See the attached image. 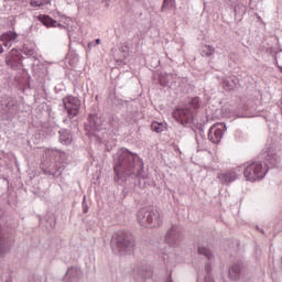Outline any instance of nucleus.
Segmentation results:
<instances>
[{
	"mask_svg": "<svg viewBox=\"0 0 282 282\" xmlns=\"http://www.w3.org/2000/svg\"><path fill=\"white\" fill-rule=\"evenodd\" d=\"M268 173V165L262 162L250 163L243 172L247 182H257L263 180Z\"/></svg>",
	"mask_w": 282,
	"mask_h": 282,
	"instance_id": "1",
	"label": "nucleus"
},
{
	"mask_svg": "<svg viewBox=\"0 0 282 282\" xmlns=\"http://www.w3.org/2000/svg\"><path fill=\"white\" fill-rule=\"evenodd\" d=\"M131 166H133V154L127 150H123L118 163L115 165V173L118 180L120 178V173H122V171H129Z\"/></svg>",
	"mask_w": 282,
	"mask_h": 282,
	"instance_id": "2",
	"label": "nucleus"
},
{
	"mask_svg": "<svg viewBox=\"0 0 282 282\" xmlns=\"http://www.w3.org/2000/svg\"><path fill=\"white\" fill-rule=\"evenodd\" d=\"M194 113L188 106H185L184 108L174 109L172 116L181 124H193Z\"/></svg>",
	"mask_w": 282,
	"mask_h": 282,
	"instance_id": "3",
	"label": "nucleus"
},
{
	"mask_svg": "<svg viewBox=\"0 0 282 282\" xmlns=\"http://www.w3.org/2000/svg\"><path fill=\"white\" fill-rule=\"evenodd\" d=\"M63 105L67 111L68 118H76L80 111V100L74 96L64 97Z\"/></svg>",
	"mask_w": 282,
	"mask_h": 282,
	"instance_id": "4",
	"label": "nucleus"
},
{
	"mask_svg": "<svg viewBox=\"0 0 282 282\" xmlns=\"http://www.w3.org/2000/svg\"><path fill=\"white\" fill-rule=\"evenodd\" d=\"M159 217L160 215L158 213L151 212L147 208L140 209L137 214V219L141 226H150V224H153V219L156 224H160Z\"/></svg>",
	"mask_w": 282,
	"mask_h": 282,
	"instance_id": "5",
	"label": "nucleus"
},
{
	"mask_svg": "<svg viewBox=\"0 0 282 282\" xmlns=\"http://www.w3.org/2000/svg\"><path fill=\"white\" fill-rule=\"evenodd\" d=\"M226 131V124L224 123H215L208 132V140L214 144H219L221 139L224 138V133Z\"/></svg>",
	"mask_w": 282,
	"mask_h": 282,
	"instance_id": "6",
	"label": "nucleus"
},
{
	"mask_svg": "<svg viewBox=\"0 0 282 282\" xmlns=\"http://www.w3.org/2000/svg\"><path fill=\"white\" fill-rule=\"evenodd\" d=\"M6 64L11 67V69H21V67H23L21 53L18 50L12 48L6 57Z\"/></svg>",
	"mask_w": 282,
	"mask_h": 282,
	"instance_id": "7",
	"label": "nucleus"
},
{
	"mask_svg": "<svg viewBox=\"0 0 282 282\" xmlns=\"http://www.w3.org/2000/svg\"><path fill=\"white\" fill-rule=\"evenodd\" d=\"M218 180H220L223 184H230V182H235V180H237V173L232 171L227 173H220L218 174Z\"/></svg>",
	"mask_w": 282,
	"mask_h": 282,
	"instance_id": "8",
	"label": "nucleus"
},
{
	"mask_svg": "<svg viewBox=\"0 0 282 282\" xmlns=\"http://www.w3.org/2000/svg\"><path fill=\"white\" fill-rule=\"evenodd\" d=\"M17 36L15 32H7L0 36V41H3L4 47H8L12 41H17Z\"/></svg>",
	"mask_w": 282,
	"mask_h": 282,
	"instance_id": "9",
	"label": "nucleus"
},
{
	"mask_svg": "<svg viewBox=\"0 0 282 282\" xmlns=\"http://www.w3.org/2000/svg\"><path fill=\"white\" fill-rule=\"evenodd\" d=\"M37 19L46 28H56V20L50 18V15H39Z\"/></svg>",
	"mask_w": 282,
	"mask_h": 282,
	"instance_id": "10",
	"label": "nucleus"
},
{
	"mask_svg": "<svg viewBox=\"0 0 282 282\" xmlns=\"http://www.w3.org/2000/svg\"><path fill=\"white\" fill-rule=\"evenodd\" d=\"M241 272V265L239 264H234L230 269H229V276L230 279H232L234 281L236 279H239V273Z\"/></svg>",
	"mask_w": 282,
	"mask_h": 282,
	"instance_id": "11",
	"label": "nucleus"
},
{
	"mask_svg": "<svg viewBox=\"0 0 282 282\" xmlns=\"http://www.w3.org/2000/svg\"><path fill=\"white\" fill-rule=\"evenodd\" d=\"M151 129L155 133H162V131H164L166 129V123L153 121L151 124Z\"/></svg>",
	"mask_w": 282,
	"mask_h": 282,
	"instance_id": "12",
	"label": "nucleus"
},
{
	"mask_svg": "<svg viewBox=\"0 0 282 282\" xmlns=\"http://www.w3.org/2000/svg\"><path fill=\"white\" fill-rule=\"evenodd\" d=\"M118 247L119 248H133V241L130 239L122 237L118 238Z\"/></svg>",
	"mask_w": 282,
	"mask_h": 282,
	"instance_id": "13",
	"label": "nucleus"
},
{
	"mask_svg": "<svg viewBox=\"0 0 282 282\" xmlns=\"http://www.w3.org/2000/svg\"><path fill=\"white\" fill-rule=\"evenodd\" d=\"M52 0H31L30 6L32 8H44V6H50Z\"/></svg>",
	"mask_w": 282,
	"mask_h": 282,
	"instance_id": "14",
	"label": "nucleus"
},
{
	"mask_svg": "<svg viewBox=\"0 0 282 282\" xmlns=\"http://www.w3.org/2000/svg\"><path fill=\"white\" fill-rule=\"evenodd\" d=\"M187 109H191L193 111V113H195V111H197V109H199V97H194L191 99Z\"/></svg>",
	"mask_w": 282,
	"mask_h": 282,
	"instance_id": "15",
	"label": "nucleus"
},
{
	"mask_svg": "<svg viewBox=\"0 0 282 282\" xmlns=\"http://www.w3.org/2000/svg\"><path fill=\"white\" fill-rule=\"evenodd\" d=\"M59 133V142H62V144H69L72 142L70 133H67V131H62Z\"/></svg>",
	"mask_w": 282,
	"mask_h": 282,
	"instance_id": "16",
	"label": "nucleus"
},
{
	"mask_svg": "<svg viewBox=\"0 0 282 282\" xmlns=\"http://www.w3.org/2000/svg\"><path fill=\"white\" fill-rule=\"evenodd\" d=\"M202 54H203V56H213V54H215V48L210 45H207L203 50Z\"/></svg>",
	"mask_w": 282,
	"mask_h": 282,
	"instance_id": "17",
	"label": "nucleus"
},
{
	"mask_svg": "<svg viewBox=\"0 0 282 282\" xmlns=\"http://www.w3.org/2000/svg\"><path fill=\"white\" fill-rule=\"evenodd\" d=\"M199 254H204V257H207V259H210V250H208L206 247H198Z\"/></svg>",
	"mask_w": 282,
	"mask_h": 282,
	"instance_id": "18",
	"label": "nucleus"
},
{
	"mask_svg": "<svg viewBox=\"0 0 282 282\" xmlns=\"http://www.w3.org/2000/svg\"><path fill=\"white\" fill-rule=\"evenodd\" d=\"M173 1L174 0H163V4L161 8L162 12H164L169 8H173Z\"/></svg>",
	"mask_w": 282,
	"mask_h": 282,
	"instance_id": "19",
	"label": "nucleus"
},
{
	"mask_svg": "<svg viewBox=\"0 0 282 282\" xmlns=\"http://www.w3.org/2000/svg\"><path fill=\"white\" fill-rule=\"evenodd\" d=\"M6 252V240L0 238V254Z\"/></svg>",
	"mask_w": 282,
	"mask_h": 282,
	"instance_id": "20",
	"label": "nucleus"
},
{
	"mask_svg": "<svg viewBox=\"0 0 282 282\" xmlns=\"http://www.w3.org/2000/svg\"><path fill=\"white\" fill-rule=\"evenodd\" d=\"M174 238H175V236L170 232V234L166 235L165 241H166L167 243H171V240L174 239Z\"/></svg>",
	"mask_w": 282,
	"mask_h": 282,
	"instance_id": "21",
	"label": "nucleus"
},
{
	"mask_svg": "<svg viewBox=\"0 0 282 282\" xmlns=\"http://www.w3.org/2000/svg\"><path fill=\"white\" fill-rule=\"evenodd\" d=\"M24 54H28L29 56H33L34 55V51H32V50H30L29 52L24 51Z\"/></svg>",
	"mask_w": 282,
	"mask_h": 282,
	"instance_id": "22",
	"label": "nucleus"
},
{
	"mask_svg": "<svg viewBox=\"0 0 282 282\" xmlns=\"http://www.w3.org/2000/svg\"><path fill=\"white\" fill-rule=\"evenodd\" d=\"M0 54H3V46L0 44Z\"/></svg>",
	"mask_w": 282,
	"mask_h": 282,
	"instance_id": "23",
	"label": "nucleus"
},
{
	"mask_svg": "<svg viewBox=\"0 0 282 282\" xmlns=\"http://www.w3.org/2000/svg\"><path fill=\"white\" fill-rule=\"evenodd\" d=\"M96 44H97V45H100V39H97V40H96Z\"/></svg>",
	"mask_w": 282,
	"mask_h": 282,
	"instance_id": "24",
	"label": "nucleus"
},
{
	"mask_svg": "<svg viewBox=\"0 0 282 282\" xmlns=\"http://www.w3.org/2000/svg\"><path fill=\"white\" fill-rule=\"evenodd\" d=\"M7 282H12V281H7Z\"/></svg>",
	"mask_w": 282,
	"mask_h": 282,
	"instance_id": "25",
	"label": "nucleus"
},
{
	"mask_svg": "<svg viewBox=\"0 0 282 282\" xmlns=\"http://www.w3.org/2000/svg\"><path fill=\"white\" fill-rule=\"evenodd\" d=\"M210 282H214L213 280Z\"/></svg>",
	"mask_w": 282,
	"mask_h": 282,
	"instance_id": "26",
	"label": "nucleus"
}]
</instances>
